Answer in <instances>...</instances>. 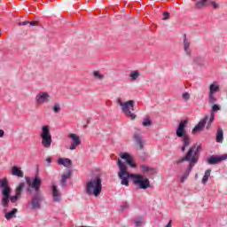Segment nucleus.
<instances>
[{"label": "nucleus", "instance_id": "1", "mask_svg": "<svg viewBox=\"0 0 227 227\" xmlns=\"http://www.w3.org/2000/svg\"><path fill=\"white\" fill-rule=\"evenodd\" d=\"M117 166L119 167L118 177L121 180V184L129 187V178L133 182L134 185L137 189H148L150 187V179L144 178L143 176L139 174H132L127 170V165L118 160Z\"/></svg>", "mask_w": 227, "mask_h": 227}, {"label": "nucleus", "instance_id": "2", "mask_svg": "<svg viewBox=\"0 0 227 227\" xmlns=\"http://www.w3.org/2000/svg\"><path fill=\"white\" fill-rule=\"evenodd\" d=\"M26 182L28 185L27 192L29 193L35 191V194L30 200V207L32 210H40L42 208V202L43 201V195L40 192L42 187V179L35 176V177H26Z\"/></svg>", "mask_w": 227, "mask_h": 227}, {"label": "nucleus", "instance_id": "3", "mask_svg": "<svg viewBox=\"0 0 227 227\" xmlns=\"http://www.w3.org/2000/svg\"><path fill=\"white\" fill-rule=\"evenodd\" d=\"M200 152H201V145L195 144L190 147L185 156L176 160L175 164H182L186 161L189 162L188 166L194 168L198 164V160H200Z\"/></svg>", "mask_w": 227, "mask_h": 227}, {"label": "nucleus", "instance_id": "4", "mask_svg": "<svg viewBox=\"0 0 227 227\" xmlns=\"http://www.w3.org/2000/svg\"><path fill=\"white\" fill-rule=\"evenodd\" d=\"M85 191L89 196L98 198L100 192H102V179L96 176L89 180L86 184Z\"/></svg>", "mask_w": 227, "mask_h": 227}, {"label": "nucleus", "instance_id": "5", "mask_svg": "<svg viewBox=\"0 0 227 227\" xmlns=\"http://www.w3.org/2000/svg\"><path fill=\"white\" fill-rule=\"evenodd\" d=\"M115 102L118 106H120L121 110L125 114V116L130 118V120H136V114H132V111H134V106H136V101L128 100L123 102L121 98H117Z\"/></svg>", "mask_w": 227, "mask_h": 227}, {"label": "nucleus", "instance_id": "6", "mask_svg": "<svg viewBox=\"0 0 227 227\" xmlns=\"http://www.w3.org/2000/svg\"><path fill=\"white\" fill-rule=\"evenodd\" d=\"M41 145L43 148H51L52 145V135H51V128L47 125L42 127L41 129Z\"/></svg>", "mask_w": 227, "mask_h": 227}, {"label": "nucleus", "instance_id": "7", "mask_svg": "<svg viewBox=\"0 0 227 227\" xmlns=\"http://www.w3.org/2000/svg\"><path fill=\"white\" fill-rule=\"evenodd\" d=\"M0 187L2 188V205L3 207H8V203H10V194L12 192V189L8 186V181L6 179L0 180Z\"/></svg>", "mask_w": 227, "mask_h": 227}, {"label": "nucleus", "instance_id": "8", "mask_svg": "<svg viewBox=\"0 0 227 227\" xmlns=\"http://www.w3.org/2000/svg\"><path fill=\"white\" fill-rule=\"evenodd\" d=\"M51 93L48 91H39L35 97V102L37 106H45L51 103Z\"/></svg>", "mask_w": 227, "mask_h": 227}, {"label": "nucleus", "instance_id": "9", "mask_svg": "<svg viewBox=\"0 0 227 227\" xmlns=\"http://www.w3.org/2000/svg\"><path fill=\"white\" fill-rule=\"evenodd\" d=\"M182 45L184 52L186 56H192V43L191 42V39L187 37L186 34L183 35L182 37Z\"/></svg>", "mask_w": 227, "mask_h": 227}, {"label": "nucleus", "instance_id": "10", "mask_svg": "<svg viewBox=\"0 0 227 227\" xmlns=\"http://www.w3.org/2000/svg\"><path fill=\"white\" fill-rule=\"evenodd\" d=\"M67 137L71 140L69 150H77L78 146H81L82 145L81 137H79V135L75 133H70Z\"/></svg>", "mask_w": 227, "mask_h": 227}, {"label": "nucleus", "instance_id": "11", "mask_svg": "<svg viewBox=\"0 0 227 227\" xmlns=\"http://www.w3.org/2000/svg\"><path fill=\"white\" fill-rule=\"evenodd\" d=\"M227 160V154H222V155H211L207 158V164L210 166H215L216 164H219L220 162H223V160Z\"/></svg>", "mask_w": 227, "mask_h": 227}, {"label": "nucleus", "instance_id": "12", "mask_svg": "<svg viewBox=\"0 0 227 227\" xmlns=\"http://www.w3.org/2000/svg\"><path fill=\"white\" fill-rule=\"evenodd\" d=\"M185 127H187V120L181 121L176 129V136L177 137H185V136H188Z\"/></svg>", "mask_w": 227, "mask_h": 227}, {"label": "nucleus", "instance_id": "13", "mask_svg": "<svg viewBox=\"0 0 227 227\" xmlns=\"http://www.w3.org/2000/svg\"><path fill=\"white\" fill-rule=\"evenodd\" d=\"M121 159H123L130 168H136L134 158L129 153H121Z\"/></svg>", "mask_w": 227, "mask_h": 227}, {"label": "nucleus", "instance_id": "14", "mask_svg": "<svg viewBox=\"0 0 227 227\" xmlns=\"http://www.w3.org/2000/svg\"><path fill=\"white\" fill-rule=\"evenodd\" d=\"M207 121H208V115L204 117L192 129V133L196 134L197 132H201L203 129H205V125H207Z\"/></svg>", "mask_w": 227, "mask_h": 227}, {"label": "nucleus", "instance_id": "15", "mask_svg": "<svg viewBox=\"0 0 227 227\" xmlns=\"http://www.w3.org/2000/svg\"><path fill=\"white\" fill-rule=\"evenodd\" d=\"M51 192H52L53 201H55L56 203H59V201H61V192L58 189L57 185L52 184Z\"/></svg>", "mask_w": 227, "mask_h": 227}, {"label": "nucleus", "instance_id": "16", "mask_svg": "<svg viewBox=\"0 0 227 227\" xmlns=\"http://www.w3.org/2000/svg\"><path fill=\"white\" fill-rule=\"evenodd\" d=\"M192 168L188 165V168L185 171L183 172L182 175L178 176L177 178L181 184H184L187 178H189V175H191V172L192 171Z\"/></svg>", "mask_w": 227, "mask_h": 227}, {"label": "nucleus", "instance_id": "17", "mask_svg": "<svg viewBox=\"0 0 227 227\" xmlns=\"http://www.w3.org/2000/svg\"><path fill=\"white\" fill-rule=\"evenodd\" d=\"M183 146L181 147V152H185V148H188L192 143L191 137L186 135L182 137Z\"/></svg>", "mask_w": 227, "mask_h": 227}, {"label": "nucleus", "instance_id": "18", "mask_svg": "<svg viewBox=\"0 0 227 227\" xmlns=\"http://www.w3.org/2000/svg\"><path fill=\"white\" fill-rule=\"evenodd\" d=\"M57 162L59 166H64V168H70L72 166V160L68 158H59Z\"/></svg>", "mask_w": 227, "mask_h": 227}, {"label": "nucleus", "instance_id": "19", "mask_svg": "<svg viewBox=\"0 0 227 227\" xmlns=\"http://www.w3.org/2000/svg\"><path fill=\"white\" fill-rule=\"evenodd\" d=\"M12 175L13 176H18L19 178H24V172L17 166L12 168Z\"/></svg>", "mask_w": 227, "mask_h": 227}, {"label": "nucleus", "instance_id": "20", "mask_svg": "<svg viewBox=\"0 0 227 227\" xmlns=\"http://www.w3.org/2000/svg\"><path fill=\"white\" fill-rule=\"evenodd\" d=\"M216 143L223 144L224 141V132L223 131V128L219 127L216 131V137H215Z\"/></svg>", "mask_w": 227, "mask_h": 227}, {"label": "nucleus", "instance_id": "21", "mask_svg": "<svg viewBox=\"0 0 227 227\" xmlns=\"http://www.w3.org/2000/svg\"><path fill=\"white\" fill-rule=\"evenodd\" d=\"M134 139L137 145L138 146V150H143V148H145V142H143V139L141 138V135L135 134Z\"/></svg>", "mask_w": 227, "mask_h": 227}, {"label": "nucleus", "instance_id": "22", "mask_svg": "<svg viewBox=\"0 0 227 227\" xmlns=\"http://www.w3.org/2000/svg\"><path fill=\"white\" fill-rule=\"evenodd\" d=\"M72 176V170H68L67 172L62 174L61 177V185L65 187L67 185V180Z\"/></svg>", "mask_w": 227, "mask_h": 227}, {"label": "nucleus", "instance_id": "23", "mask_svg": "<svg viewBox=\"0 0 227 227\" xmlns=\"http://www.w3.org/2000/svg\"><path fill=\"white\" fill-rule=\"evenodd\" d=\"M142 173H148L149 175H155L156 171L155 168L148 167L146 165H141Z\"/></svg>", "mask_w": 227, "mask_h": 227}, {"label": "nucleus", "instance_id": "24", "mask_svg": "<svg viewBox=\"0 0 227 227\" xmlns=\"http://www.w3.org/2000/svg\"><path fill=\"white\" fill-rule=\"evenodd\" d=\"M207 6H208V0H200L195 4V8L197 10H201Z\"/></svg>", "mask_w": 227, "mask_h": 227}, {"label": "nucleus", "instance_id": "25", "mask_svg": "<svg viewBox=\"0 0 227 227\" xmlns=\"http://www.w3.org/2000/svg\"><path fill=\"white\" fill-rule=\"evenodd\" d=\"M17 212H19V210L17 208H13L12 211L5 213V219H7V221H10V219H15V217H17L15 215Z\"/></svg>", "mask_w": 227, "mask_h": 227}, {"label": "nucleus", "instance_id": "26", "mask_svg": "<svg viewBox=\"0 0 227 227\" xmlns=\"http://www.w3.org/2000/svg\"><path fill=\"white\" fill-rule=\"evenodd\" d=\"M219 90H220L219 84L216 82H214L209 86V93H211V94L215 95V93H217V91H219Z\"/></svg>", "mask_w": 227, "mask_h": 227}, {"label": "nucleus", "instance_id": "27", "mask_svg": "<svg viewBox=\"0 0 227 227\" xmlns=\"http://www.w3.org/2000/svg\"><path fill=\"white\" fill-rule=\"evenodd\" d=\"M134 223L137 227H141L145 224V217L139 216L134 220Z\"/></svg>", "mask_w": 227, "mask_h": 227}, {"label": "nucleus", "instance_id": "28", "mask_svg": "<svg viewBox=\"0 0 227 227\" xmlns=\"http://www.w3.org/2000/svg\"><path fill=\"white\" fill-rule=\"evenodd\" d=\"M211 173L212 169H207L205 171L204 176L202 177V184H207V182H208V178H210Z\"/></svg>", "mask_w": 227, "mask_h": 227}, {"label": "nucleus", "instance_id": "29", "mask_svg": "<svg viewBox=\"0 0 227 227\" xmlns=\"http://www.w3.org/2000/svg\"><path fill=\"white\" fill-rule=\"evenodd\" d=\"M141 75V73H139V71L136 70L133 71L129 74V77L131 79V81H137V78Z\"/></svg>", "mask_w": 227, "mask_h": 227}, {"label": "nucleus", "instance_id": "30", "mask_svg": "<svg viewBox=\"0 0 227 227\" xmlns=\"http://www.w3.org/2000/svg\"><path fill=\"white\" fill-rule=\"evenodd\" d=\"M24 183H20L19 186L16 188V194L17 196H20L22 194V191H24Z\"/></svg>", "mask_w": 227, "mask_h": 227}, {"label": "nucleus", "instance_id": "31", "mask_svg": "<svg viewBox=\"0 0 227 227\" xmlns=\"http://www.w3.org/2000/svg\"><path fill=\"white\" fill-rule=\"evenodd\" d=\"M214 120H215V114L211 112L209 121L207 125V129H210V127H212V123L214 122Z\"/></svg>", "mask_w": 227, "mask_h": 227}, {"label": "nucleus", "instance_id": "32", "mask_svg": "<svg viewBox=\"0 0 227 227\" xmlns=\"http://www.w3.org/2000/svg\"><path fill=\"white\" fill-rule=\"evenodd\" d=\"M93 77H95V79H98V81H103V79H105L104 74H100L98 71L93 72Z\"/></svg>", "mask_w": 227, "mask_h": 227}, {"label": "nucleus", "instance_id": "33", "mask_svg": "<svg viewBox=\"0 0 227 227\" xmlns=\"http://www.w3.org/2000/svg\"><path fill=\"white\" fill-rule=\"evenodd\" d=\"M214 95L215 94L209 93L208 95L209 104H215L217 102V98H215V96Z\"/></svg>", "mask_w": 227, "mask_h": 227}, {"label": "nucleus", "instance_id": "34", "mask_svg": "<svg viewBox=\"0 0 227 227\" xmlns=\"http://www.w3.org/2000/svg\"><path fill=\"white\" fill-rule=\"evenodd\" d=\"M52 111L58 114V113H59V111H61V106L59 103H56L53 107H52Z\"/></svg>", "mask_w": 227, "mask_h": 227}, {"label": "nucleus", "instance_id": "35", "mask_svg": "<svg viewBox=\"0 0 227 227\" xmlns=\"http://www.w3.org/2000/svg\"><path fill=\"white\" fill-rule=\"evenodd\" d=\"M19 198H20V195H17V193H15V195L12 197H10L9 195V200H11L12 203H17V200H19Z\"/></svg>", "mask_w": 227, "mask_h": 227}, {"label": "nucleus", "instance_id": "36", "mask_svg": "<svg viewBox=\"0 0 227 227\" xmlns=\"http://www.w3.org/2000/svg\"><path fill=\"white\" fill-rule=\"evenodd\" d=\"M142 125L144 127H150V125H152V121H150L149 119H145L142 122Z\"/></svg>", "mask_w": 227, "mask_h": 227}, {"label": "nucleus", "instance_id": "37", "mask_svg": "<svg viewBox=\"0 0 227 227\" xmlns=\"http://www.w3.org/2000/svg\"><path fill=\"white\" fill-rule=\"evenodd\" d=\"M217 111H221V107H219V105H214L212 106L211 113L215 114Z\"/></svg>", "mask_w": 227, "mask_h": 227}, {"label": "nucleus", "instance_id": "38", "mask_svg": "<svg viewBox=\"0 0 227 227\" xmlns=\"http://www.w3.org/2000/svg\"><path fill=\"white\" fill-rule=\"evenodd\" d=\"M208 6H212L214 10H217V8H219V4H217L215 2H208Z\"/></svg>", "mask_w": 227, "mask_h": 227}, {"label": "nucleus", "instance_id": "39", "mask_svg": "<svg viewBox=\"0 0 227 227\" xmlns=\"http://www.w3.org/2000/svg\"><path fill=\"white\" fill-rule=\"evenodd\" d=\"M182 97L185 101H187L189 100V98H191V94H189L188 92H184L183 93Z\"/></svg>", "mask_w": 227, "mask_h": 227}, {"label": "nucleus", "instance_id": "40", "mask_svg": "<svg viewBox=\"0 0 227 227\" xmlns=\"http://www.w3.org/2000/svg\"><path fill=\"white\" fill-rule=\"evenodd\" d=\"M169 19V12H164L163 13V20H168Z\"/></svg>", "mask_w": 227, "mask_h": 227}, {"label": "nucleus", "instance_id": "41", "mask_svg": "<svg viewBox=\"0 0 227 227\" xmlns=\"http://www.w3.org/2000/svg\"><path fill=\"white\" fill-rule=\"evenodd\" d=\"M27 24H29V21H23V22H20L19 26H27Z\"/></svg>", "mask_w": 227, "mask_h": 227}, {"label": "nucleus", "instance_id": "42", "mask_svg": "<svg viewBox=\"0 0 227 227\" xmlns=\"http://www.w3.org/2000/svg\"><path fill=\"white\" fill-rule=\"evenodd\" d=\"M46 162H48V164H51V162H52V159L51 157L46 158Z\"/></svg>", "mask_w": 227, "mask_h": 227}, {"label": "nucleus", "instance_id": "43", "mask_svg": "<svg viewBox=\"0 0 227 227\" xmlns=\"http://www.w3.org/2000/svg\"><path fill=\"white\" fill-rule=\"evenodd\" d=\"M127 207H129V205L128 204H124V205L121 206V210H125V208H127Z\"/></svg>", "mask_w": 227, "mask_h": 227}, {"label": "nucleus", "instance_id": "44", "mask_svg": "<svg viewBox=\"0 0 227 227\" xmlns=\"http://www.w3.org/2000/svg\"><path fill=\"white\" fill-rule=\"evenodd\" d=\"M4 136V130L0 129V137H3Z\"/></svg>", "mask_w": 227, "mask_h": 227}, {"label": "nucleus", "instance_id": "45", "mask_svg": "<svg viewBox=\"0 0 227 227\" xmlns=\"http://www.w3.org/2000/svg\"><path fill=\"white\" fill-rule=\"evenodd\" d=\"M28 24L31 26H36V23L35 21H28Z\"/></svg>", "mask_w": 227, "mask_h": 227}, {"label": "nucleus", "instance_id": "46", "mask_svg": "<svg viewBox=\"0 0 227 227\" xmlns=\"http://www.w3.org/2000/svg\"><path fill=\"white\" fill-rule=\"evenodd\" d=\"M166 227H171V222H168Z\"/></svg>", "mask_w": 227, "mask_h": 227}]
</instances>
